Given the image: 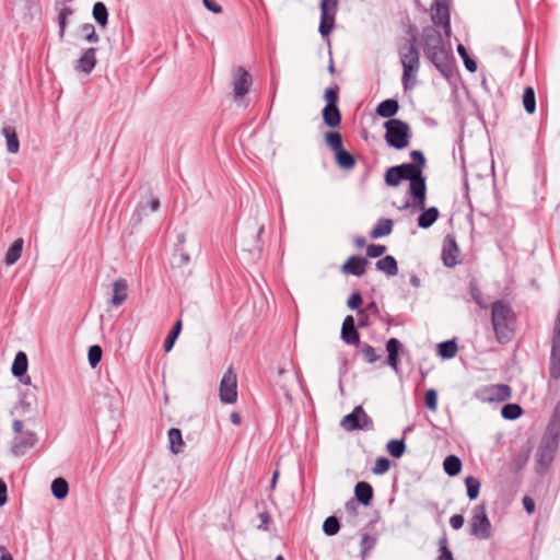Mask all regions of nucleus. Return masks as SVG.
<instances>
[{"instance_id":"f257e3e1","label":"nucleus","mask_w":560,"mask_h":560,"mask_svg":"<svg viewBox=\"0 0 560 560\" xmlns=\"http://www.w3.org/2000/svg\"><path fill=\"white\" fill-rule=\"evenodd\" d=\"M420 43L425 58L444 78H452L454 74V58L446 50L441 33L434 26H425L422 28Z\"/></svg>"},{"instance_id":"f03ea898","label":"nucleus","mask_w":560,"mask_h":560,"mask_svg":"<svg viewBox=\"0 0 560 560\" xmlns=\"http://www.w3.org/2000/svg\"><path fill=\"white\" fill-rule=\"evenodd\" d=\"M410 35L398 47V55L402 66L401 83L405 91H410L416 86L417 74L420 69V54L417 48L418 31L416 26L411 25L408 30Z\"/></svg>"},{"instance_id":"7ed1b4c3","label":"nucleus","mask_w":560,"mask_h":560,"mask_svg":"<svg viewBox=\"0 0 560 560\" xmlns=\"http://www.w3.org/2000/svg\"><path fill=\"white\" fill-rule=\"evenodd\" d=\"M491 323L499 343L510 342L516 328V315L511 305L504 301H495L491 306Z\"/></svg>"},{"instance_id":"20e7f679","label":"nucleus","mask_w":560,"mask_h":560,"mask_svg":"<svg viewBox=\"0 0 560 560\" xmlns=\"http://www.w3.org/2000/svg\"><path fill=\"white\" fill-rule=\"evenodd\" d=\"M402 180H409V194L411 202L406 201L405 205L399 207V210H406L412 207L413 211L424 208L427 197V183L422 172L418 171L411 163H402L398 165Z\"/></svg>"},{"instance_id":"39448f33","label":"nucleus","mask_w":560,"mask_h":560,"mask_svg":"<svg viewBox=\"0 0 560 560\" xmlns=\"http://www.w3.org/2000/svg\"><path fill=\"white\" fill-rule=\"evenodd\" d=\"M384 139L388 147L404 150L409 145L411 138L410 126L401 119H388L384 122Z\"/></svg>"},{"instance_id":"423d86ee","label":"nucleus","mask_w":560,"mask_h":560,"mask_svg":"<svg viewBox=\"0 0 560 560\" xmlns=\"http://www.w3.org/2000/svg\"><path fill=\"white\" fill-rule=\"evenodd\" d=\"M23 425L22 420H14L12 423V430L15 436L11 441L10 451L15 457L24 456L27 451L34 447L38 442L36 432L31 430L24 431Z\"/></svg>"},{"instance_id":"0eeeda50","label":"nucleus","mask_w":560,"mask_h":560,"mask_svg":"<svg viewBox=\"0 0 560 560\" xmlns=\"http://www.w3.org/2000/svg\"><path fill=\"white\" fill-rule=\"evenodd\" d=\"M469 527L470 535L477 538L489 539L491 537V523L487 515V508L485 503H480L474 508Z\"/></svg>"},{"instance_id":"6e6552de","label":"nucleus","mask_w":560,"mask_h":560,"mask_svg":"<svg viewBox=\"0 0 560 560\" xmlns=\"http://www.w3.org/2000/svg\"><path fill=\"white\" fill-rule=\"evenodd\" d=\"M340 427L351 432L355 430H373L374 424L372 418L368 416L362 406H357L341 419Z\"/></svg>"},{"instance_id":"1a4fd4ad","label":"nucleus","mask_w":560,"mask_h":560,"mask_svg":"<svg viewBox=\"0 0 560 560\" xmlns=\"http://www.w3.org/2000/svg\"><path fill=\"white\" fill-rule=\"evenodd\" d=\"M232 77L233 97L234 101L240 104L249 92L253 79L249 72L242 66L232 69Z\"/></svg>"},{"instance_id":"9d476101","label":"nucleus","mask_w":560,"mask_h":560,"mask_svg":"<svg viewBox=\"0 0 560 560\" xmlns=\"http://www.w3.org/2000/svg\"><path fill=\"white\" fill-rule=\"evenodd\" d=\"M320 22L318 32L323 37H328L335 28V20L338 10V0H322L319 3Z\"/></svg>"},{"instance_id":"9b49d317","label":"nucleus","mask_w":560,"mask_h":560,"mask_svg":"<svg viewBox=\"0 0 560 560\" xmlns=\"http://www.w3.org/2000/svg\"><path fill=\"white\" fill-rule=\"evenodd\" d=\"M220 400L223 404H234L237 399V378L232 369H229L220 383Z\"/></svg>"},{"instance_id":"f8f14e48","label":"nucleus","mask_w":560,"mask_h":560,"mask_svg":"<svg viewBox=\"0 0 560 560\" xmlns=\"http://www.w3.org/2000/svg\"><path fill=\"white\" fill-rule=\"evenodd\" d=\"M557 446L556 439H542L537 450V460L540 466L548 467L553 462Z\"/></svg>"},{"instance_id":"ddd939ff","label":"nucleus","mask_w":560,"mask_h":560,"mask_svg":"<svg viewBox=\"0 0 560 560\" xmlns=\"http://www.w3.org/2000/svg\"><path fill=\"white\" fill-rule=\"evenodd\" d=\"M370 264L368 258L352 255L341 266V272L345 275H352L361 277L365 273L366 266Z\"/></svg>"},{"instance_id":"4468645a","label":"nucleus","mask_w":560,"mask_h":560,"mask_svg":"<svg viewBox=\"0 0 560 560\" xmlns=\"http://www.w3.org/2000/svg\"><path fill=\"white\" fill-rule=\"evenodd\" d=\"M485 399L490 402H502L511 398L512 388L506 384H493L483 389Z\"/></svg>"},{"instance_id":"2eb2a0df","label":"nucleus","mask_w":560,"mask_h":560,"mask_svg":"<svg viewBox=\"0 0 560 560\" xmlns=\"http://www.w3.org/2000/svg\"><path fill=\"white\" fill-rule=\"evenodd\" d=\"M459 249L454 237L447 235L443 242L442 259L445 267L453 268L458 264Z\"/></svg>"},{"instance_id":"dca6fc26","label":"nucleus","mask_w":560,"mask_h":560,"mask_svg":"<svg viewBox=\"0 0 560 560\" xmlns=\"http://www.w3.org/2000/svg\"><path fill=\"white\" fill-rule=\"evenodd\" d=\"M340 338L347 345L360 343V334L357 329L355 322L352 315H348L343 319Z\"/></svg>"},{"instance_id":"f3484780","label":"nucleus","mask_w":560,"mask_h":560,"mask_svg":"<svg viewBox=\"0 0 560 560\" xmlns=\"http://www.w3.org/2000/svg\"><path fill=\"white\" fill-rule=\"evenodd\" d=\"M96 66V48H88L78 59L74 69L78 72L90 74Z\"/></svg>"},{"instance_id":"a211bd4d","label":"nucleus","mask_w":560,"mask_h":560,"mask_svg":"<svg viewBox=\"0 0 560 560\" xmlns=\"http://www.w3.org/2000/svg\"><path fill=\"white\" fill-rule=\"evenodd\" d=\"M431 20L435 26L445 21H451L448 0H435L431 5Z\"/></svg>"},{"instance_id":"6ab92c4d","label":"nucleus","mask_w":560,"mask_h":560,"mask_svg":"<svg viewBox=\"0 0 560 560\" xmlns=\"http://www.w3.org/2000/svg\"><path fill=\"white\" fill-rule=\"evenodd\" d=\"M401 348L402 345L397 338H390L386 341V363L397 373L399 372V352Z\"/></svg>"},{"instance_id":"aec40b11","label":"nucleus","mask_w":560,"mask_h":560,"mask_svg":"<svg viewBox=\"0 0 560 560\" xmlns=\"http://www.w3.org/2000/svg\"><path fill=\"white\" fill-rule=\"evenodd\" d=\"M374 491L372 486L366 481H359L354 487V497L359 503L364 506L371 504Z\"/></svg>"},{"instance_id":"412c9836","label":"nucleus","mask_w":560,"mask_h":560,"mask_svg":"<svg viewBox=\"0 0 560 560\" xmlns=\"http://www.w3.org/2000/svg\"><path fill=\"white\" fill-rule=\"evenodd\" d=\"M399 110V103L395 98H386L382 101L375 109L377 116L388 119H394L393 117Z\"/></svg>"},{"instance_id":"4be33fe9","label":"nucleus","mask_w":560,"mask_h":560,"mask_svg":"<svg viewBox=\"0 0 560 560\" xmlns=\"http://www.w3.org/2000/svg\"><path fill=\"white\" fill-rule=\"evenodd\" d=\"M128 284L127 281L122 278H119L113 283V298L112 304L116 307L122 305V303L127 299Z\"/></svg>"},{"instance_id":"5701e85b","label":"nucleus","mask_w":560,"mask_h":560,"mask_svg":"<svg viewBox=\"0 0 560 560\" xmlns=\"http://www.w3.org/2000/svg\"><path fill=\"white\" fill-rule=\"evenodd\" d=\"M322 116L324 124L330 128H337L341 124V113L338 106H325Z\"/></svg>"},{"instance_id":"b1692460","label":"nucleus","mask_w":560,"mask_h":560,"mask_svg":"<svg viewBox=\"0 0 560 560\" xmlns=\"http://www.w3.org/2000/svg\"><path fill=\"white\" fill-rule=\"evenodd\" d=\"M420 211H422V212L418 217L417 222H418V226L421 229L431 228L434 224V222L439 219V215H440L439 209L436 207H430L428 209H425V207H424Z\"/></svg>"},{"instance_id":"393cba45","label":"nucleus","mask_w":560,"mask_h":560,"mask_svg":"<svg viewBox=\"0 0 560 560\" xmlns=\"http://www.w3.org/2000/svg\"><path fill=\"white\" fill-rule=\"evenodd\" d=\"M375 267L378 271L384 272L387 277H394L398 273V264L394 256L387 255L376 261Z\"/></svg>"},{"instance_id":"a878e982","label":"nucleus","mask_w":560,"mask_h":560,"mask_svg":"<svg viewBox=\"0 0 560 560\" xmlns=\"http://www.w3.org/2000/svg\"><path fill=\"white\" fill-rule=\"evenodd\" d=\"M28 368V359L27 354L24 351H19L13 360L11 372L13 376L15 377H23L25 376Z\"/></svg>"},{"instance_id":"bb28decb","label":"nucleus","mask_w":560,"mask_h":560,"mask_svg":"<svg viewBox=\"0 0 560 560\" xmlns=\"http://www.w3.org/2000/svg\"><path fill=\"white\" fill-rule=\"evenodd\" d=\"M170 450L177 455L184 452L185 443L183 441L182 431L177 428H171L167 432Z\"/></svg>"},{"instance_id":"cd10ccee","label":"nucleus","mask_w":560,"mask_h":560,"mask_svg":"<svg viewBox=\"0 0 560 560\" xmlns=\"http://www.w3.org/2000/svg\"><path fill=\"white\" fill-rule=\"evenodd\" d=\"M2 135L7 141V150L8 152L15 154L20 150V141L15 128L12 126H5L2 129Z\"/></svg>"},{"instance_id":"c85d7f7f","label":"nucleus","mask_w":560,"mask_h":560,"mask_svg":"<svg viewBox=\"0 0 560 560\" xmlns=\"http://www.w3.org/2000/svg\"><path fill=\"white\" fill-rule=\"evenodd\" d=\"M549 375L555 381L560 378V346H551Z\"/></svg>"},{"instance_id":"c756f323","label":"nucleus","mask_w":560,"mask_h":560,"mask_svg":"<svg viewBox=\"0 0 560 560\" xmlns=\"http://www.w3.org/2000/svg\"><path fill=\"white\" fill-rule=\"evenodd\" d=\"M393 231V221L390 219L382 218L377 221L375 226L370 232L372 238H380L389 235Z\"/></svg>"},{"instance_id":"7c9ffc66","label":"nucleus","mask_w":560,"mask_h":560,"mask_svg":"<svg viewBox=\"0 0 560 560\" xmlns=\"http://www.w3.org/2000/svg\"><path fill=\"white\" fill-rule=\"evenodd\" d=\"M23 238H16L5 253L4 262L8 266L14 265L21 257L23 250Z\"/></svg>"},{"instance_id":"2f4dec72","label":"nucleus","mask_w":560,"mask_h":560,"mask_svg":"<svg viewBox=\"0 0 560 560\" xmlns=\"http://www.w3.org/2000/svg\"><path fill=\"white\" fill-rule=\"evenodd\" d=\"M335 160L337 165L343 170H351L355 165L354 155L343 148L335 152Z\"/></svg>"},{"instance_id":"473e14b6","label":"nucleus","mask_w":560,"mask_h":560,"mask_svg":"<svg viewBox=\"0 0 560 560\" xmlns=\"http://www.w3.org/2000/svg\"><path fill=\"white\" fill-rule=\"evenodd\" d=\"M92 15H93V19L95 20V22L101 26V27H106L107 24H108V10L106 8V5L104 4V2L102 1H97L94 3L93 5V9H92Z\"/></svg>"},{"instance_id":"72a5a7b5","label":"nucleus","mask_w":560,"mask_h":560,"mask_svg":"<svg viewBox=\"0 0 560 560\" xmlns=\"http://www.w3.org/2000/svg\"><path fill=\"white\" fill-rule=\"evenodd\" d=\"M443 468L450 477H455L462 470V460L456 455H448L443 462Z\"/></svg>"},{"instance_id":"f704fd0d","label":"nucleus","mask_w":560,"mask_h":560,"mask_svg":"<svg viewBox=\"0 0 560 560\" xmlns=\"http://www.w3.org/2000/svg\"><path fill=\"white\" fill-rule=\"evenodd\" d=\"M51 493L57 500L65 499L69 493V485L65 478L58 477L51 482Z\"/></svg>"},{"instance_id":"c9c22d12","label":"nucleus","mask_w":560,"mask_h":560,"mask_svg":"<svg viewBox=\"0 0 560 560\" xmlns=\"http://www.w3.org/2000/svg\"><path fill=\"white\" fill-rule=\"evenodd\" d=\"M523 106L528 115H533L536 112V96L533 86H526L523 92Z\"/></svg>"},{"instance_id":"e433bc0d","label":"nucleus","mask_w":560,"mask_h":560,"mask_svg":"<svg viewBox=\"0 0 560 560\" xmlns=\"http://www.w3.org/2000/svg\"><path fill=\"white\" fill-rule=\"evenodd\" d=\"M457 349V343L454 339L446 340L438 345V353L443 359L454 358L456 355Z\"/></svg>"},{"instance_id":"4c0bfd02","label":"nucleus","mask_w":560,"mask_h":560,"mask_svg":"<svg viewBox=\"0 0 560 560\" xmlns=\"http://www.w3.org/2000/svg\"><path fill=\"white\" fill-rule=\"evenodd\" d=\"M465 486L469 500H476L480 492V480L474 476H468L465 478Z\"/></svg>"},{"instance_id":"58836bf2","label":"nucleus","mask_w":560,"mask_h":560,"mask_svg":"<svg viewBox=\"0 0 560 560\" xmlns=\"http://www.w3.org/2000/svg\"><path fill=\"white\" fill-rule=\"evenodd\" d=\"M523 415V409L518 404H506L501 409V416L506 420H516Z\"/></svg>"},{"instance_id":"ea45409f","label":"nucleus","mask_w":560,"mask_h":560,"mask_svg":"<svg viewBox=\"0 0 560 560\" xmlns=\"http://www.w3.org/2000/svg\"><path fill=\"white\" fill-rule=\"evenodd\" d=\"M402 180L400 168L398 165L387 168L385 173V183L390 187H397Z\"/></svg>"},{"instance_id":"a19ab883","label":"nucleus","mask_w":560,"mask_h":560,"mask_svg":"<svg viewBox=\"0 0 560 560\" xmlns=\"http://www.w3.org/2000/svg\"><path fill=\"white\" fill-rule=\"evenodd\" d=\"M326 144L334 151L337 152L343 148L342 137L338 131H328L325 133Z\"/></svg>"},{"instance_id":"79ce46f5","label":"nucleus","mask_w":560,"mask_h":560,"mask_svg":"<svg viewBox=\"0 0 560 560\" xmlns=\"http://www.w3.org/2000/svg\"><path fill=\"white\" fill-rule=\"evenodd\" d=\"M457 52L460 56V58L463 59L465 68L471 73L476 72L477 71V62L475 59H472L469 56V54L464 45H462V44L457 45Z\"/></svg>"},{"instance_id":"37998d69","label":"nucleus","mask_w":560,"mask_h":560,"mask_svg":"<svg viewBox=\"0 0 560 560\" xmlns=\"http://www.w3.org/2000/svg\"><path fill=\"white\" fill-rule=\"evenodd\" d=\"M180 331H182V320L178 319L174 324V326L171 329L168 336L166 337V340H165V343H164L165 352H170L173 349L174 343H175L176 339L178 338Z\"/></svg>"},{"instance_id":"c03bdc74","label":"nucleus","mask_w":560,"mask_h":560,"mask_svg":"<svg viewBox=\"0 0 560 560\" xmlns=\"http://www.w3.org/2000/svg\"><path fill=\"white\" fill-rule=\"evenodd\" d=\"M387 451L394 458H400L405 451H406V444L404 440H390L387 443Z\"/></svg>"},{"instance_id":"a18cd8bd","label":"nucleus","mask_w":560,"mask_h":560,"mask_svg":"<svg viewBox=\"0 0 560 560\" xmlns=\"http://www.w3.org/2000/svg\"><path fill=\"white\" fill-rule=\"evenodd\" d=\"M340 529V522L337 516H328L323 523V532L327 536L336 535Z\"/></svg>"},{"instance_id":"49530a36","label":"nucleus","mask_w":560,"mask_h":560,"mask_svg":"<svg viewBox=\"0 0 560 560\" xmlns=\"http://www.w3.org/2000/svg\"><path fill=\"white\" fill-rule=\"evenodd\" d=\"M438 545L439 556L436 560H454L453 552L448 548V540L445 534L439 539Z\"/></svg>"},{"instance_id":"de8ad7c7","label":"nucleus","mask_w":560,"mask_h":560,"mask_svg":"<svg viewBox=\"0 0 560 560\" xmlns=\"http://www.w3.org/2000/svg\"><path fill=\"white\" fill-rule=\"evenodd\" d=\"M73 14V10L70 7L63 5L60 9L58 14V25H59V37L62 38L65 36L66 27H67V19L68 16Z\"/></svg>"},{"instance_id":"09e8293b","label":"nucleus","mask_w":560,"mask_h":560,"mask_svg":"<svg viewBox=\"0 0 560 560\" xmlns=\"http://www.w3.org/2000/svg\"><path fill=\"white\" fill-rule=\"evenodd\" d=\"M102 348L98 345L91 346L88 351V360L91 365V368H96V365L102 360Z\"/></svg>"},{"instance_id":"8fccbe9b","label":"nucleus","mask_w":560,"mask_h":560,"mask_svg":"<svg viewBox=\"0 0 560 560\" xmlns=\"http://www.w3.org/2000/svg\"><path fill=\"white\" fill-rule=\"evenodd\" d=\"M338 92H339V86L337 84L332 85V86H329L325 90V93H324V98L326 101V105L325 106H338L337 103H338Z\"/></svg>"},{"instance_id":"3c124183","label":"nucleus","mask_w":560,"mask_h":560,"mask_svg":"<svg viewBox=\"0 0 560 560\" xmlns=\"http://www.w3.org/2000/svg\"><path fill=\"white\" fill-rule=\"evenodd\" d=\"M81 32L88 43H97L100 40L98 34L96 33L94 25L91 23L83 24L81 26Z\"/></svg>"},{"instance_id":"603ef678","label":"nucleus","mask_w":560,"mask_h":560,"mask_svg":"<svg viewBox=\"0 0 560 560\" xmlns=\"http://www.w3.org/2000/svg\"><path fill=\"white\" fill-rule=\"evenodd\" d=\"M36 402V397L34 395H28L27 393L21 394L19 400V407L22 409L24 413L30 412L33 409L34 404Z\"/></svg>"},{"instance_id":"864d4df0","label":"nucleus","mask_w":560,"mask_h":560,"mask_svg":"<svg viewBox=\"0 0 560 560\" xmlns=\"http://www.w3.org/2000/svg\"><path fill=\"white\" fill-rule=\"evenodd\" d=\"M469 292L471 299L478 304L481 308H486L487 304L482 300V293L480 289L478 288V284L475 280H471L469 282Z\"/></svg>"},{"instance_id":"5fc2aeb1","label":"nucleus","mask_w":560,"mask_h":560,"mask_svg":"<svg viewBox=\"0 0 560 560\" xmlns=\"http://www.w3.org/2000/svg\"><path fill=\"white\" fill-rule=\"evenodd\" d=\"M410 158L412 160L411 164L420 172L423 173V168L425 167L427 160L422 151L413 150L410 152Z\"/></svg>"},{"instance_id":"6e6d98bb","label":"nucleus","mask_w":560,"mask_h":560,"mask_svg":"<svg viewBox=\"0 0 560 560\" xmlns=\"http://www.w3.org/2000/svg\"><path fill=\"white\" fill-rule=\"evenodd\" d=\"M389 467H390V460L387 457H378L375 460L372 471L375 475H384L385 472H387L389 470Z\"/></svg>"},{"instance_id":"4d7b16f0","label":"nucleus","mask_w":560,"mask_h":560,"mask_svg":"<svg viewBox=\"0 0 560 560\" xmlns=\"http://www.w3.org/2000/svg\"><path fill=\"white\" fill-rule=\"evenodd\" d=\"M361 353L368 363H374L381 358L378 354H376L375 349L369 343L363 345Z\"/></svg>"},{"instance_id":"13d9d810","label":"nucleus","mask_w":560,"mask_h":560,"mask_svg":"<svg viewBox=\"0 0 560 560\" xmlns=\"http://www.w3.org/2000/svg\"><path fill=\"white\" fill-rule=\"evenodd\" d=\"M424 402L428 409L435 411L438 408V393L435 389H428L424 394Z\"/></svg>"},{"instance_id":"bf43d9fd","label":"nucleus","mask_w":560,"mask_h":560,"mask_svg":"<svg viewBox=\"0 0 560 560\" xmlns=\"http://www.w3.org/2000/svg\"><path fill=\"white\" fill-rule=\"evenodd\" d=\"M363 303V299H362V295L359 291H354L351 293V295L349 296L348 301H347V306L350 308V310H360V306L362 305Z\"/></svg>"},{"instance_id":"052dcab7","label":"nucleus","mask_w":560,"mask_h":560,"mask_svg":"<svg viewBox=\"0 0 560 560\" xmlns=\"http://www.w3.org/2000/svg\"><path fill=\"white\" fill-rule=\"evenodd\" d=\"M386 252V246L381 244H371L366 247V256L370 258L381 257Z\"/></svg>"},{"instance_id":"680f3d73","label":"nucleus","mask_w":560,"mask_h":560,"mask_svg":"<svg viewBox=\"0 0 560 560\" xmlns=\"http://www.w3.org/2000/svg\"><path fill=\"white\" fill-rule=\"evenodd\" d=\"M150 208L152 212H155L160 208V200L156 197L150 199L148 205L139 203L137 208V213L140 215L141 213H147V208Z\"/></svg>"},{"instance_id":"e2e57ef3","label":"nucleus","mask_w":560,"mask_h":560,"mask_svg":"<svg viewBox=\"0 0 560 560\" xmlns=\"http://www.w3.org/2000/svg\"><path fill=\"white\" fill-rule=\"evenodd\" d=\"M375 545V539L371 537L369 534H363L361 537V551L365 553L368 550L372 549Z\"/></svg>"},{"instance_id":"0e129e2a","label":"nucleus","mask_w":560,"mask_h":560,"mask_svg":"<svg viewBox=\"0 0 560 560\" xmlns=\"http://www.w3.org/2000/svg\"><path fill=\"white\" fill-rule=\"evenodd\" d=\"M551 346H560V310L553 326Z\"/></svg>"},{"instance_id":"69168bd1","label":"nucleus","mask_w":560,"mask_h":560,"mask_svg":"<svg viewBox=\"0 0 560 560\" xmlns=\"http://www.w3.org/2000/svg\"><path fill=\"white\" fill-rule=\"evenodd\" d=\"M465 518L462 514H455L450 518V525L457 530L463 527Z\"/></svg>"},{"instance_id":"338daca9","label":"nucleus","mask_w":560,"mask_h":560,"mask_svg":"<svg viewBox=\"0 0 560 560\" xmlns=\"http://www.w3.org/2000/svg\"><path fill=\"white\" fill-rule=\"evenodd\" d=\"M203 5L213 13H221L222 7L217 3L214 0H202Z\"/></svg>"},{"instance_id":"774afa93","label":"nucleus","mask_w":560,"mask_h":560,"mask_svg":"<svg viewBox=\"0 0 560 560\" xmlns=\"http://www.w3.org/2000/svg\"><path fill=\"white\" fill-rule=\"evenodd\" d=\"M523 506L528 514H533L535 512V501L528 495L523 498Z\"/></svg>"}]
</instances>
